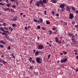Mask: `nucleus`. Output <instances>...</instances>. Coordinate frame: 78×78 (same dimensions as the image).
Segmentation results:
<instances>
[{
  "label": "nucleus",
  "mask_w": 78,
  "mask_h": 78,
  "mask_svg": "<svg viewBox=\"0 0 78 78\" xmlns=\"http://www.w3.org/2000/svg\"><path fill=\"white\" fill-rule=\"evenodd\" d=\"M55 41L57 43H58V44H60L61 43V40H60L59 41L58 38V37H55Z\"/></svg>",
  "instance_id": "nucleus-1"
},
{
  "label": "nucleus",
  "mask_w": 78,
  "mask_h": 78,
  "mask_svg": "<svg viewBox=\"0 0 78 78\" xmlns=\"http://www.w3.org/2000/svg\"><path fill=\"white\" fill-rule=\"evenodd\" d=\"M44 46L42 45H40L39 46H37V48L38 50H42L44 48Z\"/></svg>",
  "instance_id": "nucleus-2"
},
{
  "label": "nucleus",
  "mask_w": 78,
  "mask_h": 78,
  "mask_svg": "<svg viewBox=\"0 0 78 78\" xmlns=\"http://www.w3.org/2000/svg\"><path fill=\"white\" fill-rule=\"evenodd\" d=\"M41 59L40 58L37 57L36 58L37 62V63H41Z\"/></svg>",
  "instance_id": "nucleus-3"
},
{
  "label": "nucleus",
  "mask_w": 78,
  "mask_h": 78,
  "mask_svg": "<svg viewBox=\"0 0 78 78\" xmlns=\"http://www.w3.org/2000/svg\"><path fill=\"white\" fill-rule=\"evenodd\" d=\"M74 16H73V14L70 13L69 14V18L70 19H73Z\"/></svg>",
  "instance_id": "nucleus-4"
},
{
  "label": "nucleus",
  "mask_w": 78,
  "mask_h": 78,
  "mask_svg": "<svg viewBox=\"0 0 78 78\" xmlns=\"http://www.w3.org/2000/svg\"><path fill=\"white\" fill-rule=\"evenodd\" d=\"M66 4H64V3H63L61 5H60V7L59 8H64L65 5H66Z\"/></svg>",
  "instance_id": "nucleus-5"
},
{
  "label": "nucleus",
  "mask_w": 78,
  "mask_h": 78,
  "mask_svg": "<svg viewBox=\"0 0 78 78\" xmlns=\"http://www.w3.org/2000/svg\"><path fill=\"white\" fill-rule=\"evenodd\" d=\"M67 61V59L66 58H65L64 59L61 60V63H65L66 61Z\"/></svg>",
  "instance_id": "nucleus-6"
},
{
  "label": "nucleus",
  "mask_w": 78,
  "mask_h": 78,
  "mask_svg": "<svg viewBox=\"0 0 78 78\" xmlns=\"http://www.w3.org/2000/svg\"><path fill=\"white\" fill-rule=\"evenodd\" d=\"M74 37H72L71 38V39L73 43H74V44H75V42H76V40H75V39Z\"/></svg>",
  "instance_id": "nucleus-7"
},
{
  "label": "nucleus",
  "mask_w": 78,
  "mask_h": 78,
  "mask_svg": "<svg viewBox=\"0 0 78 78\" xmlns=\"http://www.w3.org/2000/svg\"><path fill=\"white\" fill-rule=\"evenodd\" d=\"M70 8L69 7V6H67L66 7V11H70Z\"/></svg>",
  "instance_id": "nucleus-8"
},
{
  "label": "nucleus",
  "mask_w": 78,
  "mask_h": 78,
  "mask_svg": "<svg viewBox=\"0 0 78 78\" xmlns=\"http://www.w3.org/2000/svg\"><path fill=\"white\" fill-rule=\"evenodd\" d=\"M17 16H15V17H14L13 19H12V20L13 21H16L17 20Z\"/></svg>",
  "instance_id": "nucleus-9"
},
{
  "label": "nucleus",
  "mask_w": 78,
  "mask_h": 78,
  "mask_svg": "<svg viewBox=\"0 0 78 78\" xmlns=\"http://www.w3.org/2000/svg\"><path fill=\"white\" fill-rule=\"evenodd\" d=\"M39 2L40 4H40H41V6H43V5H44V2H43V1L42 0H40Z\"/></svg>",
  "instance_id": "nucleus-10"
},
{
  "label": "nucleus",
  "mask_w": 78,
  "mask_h": 78,
  "mask_svg": "<svg viewBox=\"0 0 78 78\" xmlns=\"http://www.w3.org/2000/svg\"><path fill=\"white\" fill-rule=\"evenodd\" d=\"M35 5L36 6H40V3H39V2H37Z\"/></svg>",
  "instance_id": "nucleus-11"
},
{
  "label": "nucleus",
  "mask_w": 78,
  "mask_h": 78,
  "mask_svg": "<svg viewBox=\"0 0 78 78\" xmlns=\"http://www.w3.org/2000/svg\"><path fill=\"white\" fill-rule=\"evenodd\" d=\"M68 35L69 36H72V37H75V36L72 34L69 33L68 34Z\"/></svg>",
  "instance_id": "nucleus-12"
},
{
  "label": "nucleus",
  "mask_w": 78,
  "mask_h": 78,
  "mask_svg": "<svg viewBox=\"0 0 78 78\" xmlns=\"http://www.w3.org/2000/svg\"><path fill=\"white\" fill-rule=\"evenodd\" d=\"M0 43H1V44H6L5 42L3 41V40L0 41Z\"/></svg>",
  "instance_id": "nucleus-13"
},
{
  "label": "nucleus",
  "mask_w": 78,
  "mask_h": 78,
  "mask_svg": "<svg viewBox=\"0 0 78 78\" xmlns=\"http://www.w3.org/2000/svg\"><path fill=\"white\" fill-rule=\"evenodd\" d=\"M39 51H38L35 52V55L36 56H37L38 55H39Z\"/></svg>",
  "instance_id": "nucleus-14"
},
{
  "label": "nucleus",
  "mask_w": 78,
  "mask_h": 78,
  "mask_svg": "<svg viewBox=\"0 0 78 78\" xmlns=\"http://www.w3.org/2000/svg\"><path fill=\"white\" fill-rule=\"evenodd\" d=\"M71 9L73 10V11H76V9H75V8L73 6L72 7Z\"/></svg>",
  "instance_id": "nucleus-15"
},
{
  "label": "nucleus",
  "mask_w": 78,
  "mask_h": 78,
  "mask_svg": "<svg viewBox=\"0 0 78 78\" xmlns=\"http://www.w3.org/2000/svg\"><path fill=\"white\" fill-rule=\"evenodd\" d=\"M48 33L49 34H52V31H51V30H49Z\"/></svg>",
  "instance_id": "nucleus-16"
},
{
  "label": "nucleus",
  "mask_w": 78,
  "mask_h": 78,
  "mask_svg": "<svg viewBox=\"0 0 78 78\" xmlns=\"http://www.w3.org/2000/svg\"><path fill=\"white\" fill-rule=\"evenodd\" d=\"M40 21L41 23H42V22H43V20L42 19V18H40Z\"/></svg>",
  "instance_id": "nucleus-17"
},
{
  "label": "nucleus",
  "mask_w": 78,
  "mask_h": 78,
  "mask_svg": "<svg viewBox=\"0 0 78 78\" xmlns=\"http://www.w3.org/2000/svg\"><path fill=\"white\" fill-rule=\"evenodd\" d=\"M43 3H47V0H43Z\"/></svg>",
  "instance_id": "nucleus-18"
},
{
  "label": "nucleus",
  "mask_w": 78,
  "mask_h": 78,
  "mask_svg": "<svg viewBox=\"0 0 78 78\" xmlns=\"http://www.w3.org/2000/svg\"><path fill=\"white\" fill-rule=\"evenodd\" d=\"M34 69V67H33V66H30L29 67V69H31V70H32V69Z\"/></svg>",
  "instance_id": "nucleus-19"
},
{
  "label": "nucleus",
  "mask_w": 78,
  "mask_h": 78,
  "mask_svg": "<svg viewBox=\"0 0 78 78\" xmlns=\"http://www.w3.org/2000/svg\"><path fill=\"white\" fill-rule=\"evenodd\" d=\"M46 23L48 25H49V24H50V22H49L47 20H46Z\"/></svg>",
  "instance_id": "nucleus-20"
},
{
  "label": "nucleus",
  "mask_w": 78,
  "mask_h": 78,
  "mask_svg": "<svg viewBox=\"0 0 78 78\" xmlns=\"http://www.w3.org/2000/svg\"><path fill=\"white\" fill-rule=\"evenodd\" d=\"M51 2L52 3H56V2H57V1H55V0H52Z\"/></svg>",
  "instance_id": "nucleus-21"
},
{
  "label": "nucleus",
  "mask_w": 78,
  "mask_h": 78,
  "mask_svg": "<svg viewBox=\"0 0 78 78\" xmlns=\"http://www.w3.org/2000/svg\"><path fill=\"white\" fill-rule=\"evenodd\" d=\"M0 47H1V48H4V47H5V46H4L3 45L0 44Z\"/></svg>",
  "instance_id": "nucleus-22"
},
{
  "label": "nucleus",
  "mask_w": 78,
  "mask_h": 78,
  "mask_svg": "<svg viewBox=\"0 0 78 78\" xmlns=\"http://www.w3.org/2000/svg\"><path fill=\"white\" fill-rule=\"evenodd\" d=\"M33 20L34 21V22H37V20L35 19H34V20Z\"/></svg>",
  "instance_id": "nucleus-23"
},
{
  "label": "nucleus",
  "mask_w": 78,
  "mask_h": 78,
  "mask_svg": "<svg viewBox=\"0 0 78 78\" xmlns=\"http://www.w3.org/2000/svg\"><path fill=\"white\" fill-rule=\"evenodd\" d=\"M4 28L5 30H9L8 28H7L6 27H4Z\"/></svg>",
  "instance_id": "nucleus-24"
},
{
  "label": "nucleus",
  "mask_w": 78,
  "mask_h": 78,
  "mask_svg": "<svg viewBox=\"0 0 78 78\" xmlns=\"http://www.w3.org/2000/svg\"><path fill=\"white\" fill-rule=\"evenodd\" d=\"M9 8H7L5 9V11H9Z\"/></svg>",
  "instance_id": "nucleus-25"
},
{
  "label": "nucleus",
  "mask_w": 78,
  "mask_h": 78,
  "mask_svg": "<svg viewBox=\"0 0 78 78\" xmlns=\"http://www.w3.org/2000/svg\"><path fill=\"white\" fill-rule=\"evenodd\" d=\"M8 49L9 50H10L11 49V46H9L8 47Z\"/></svg>",
  "instance_id": "nucleus-26"
},
{
  "label": "nucleus",
  "mask_w": 78,
  "mask_h": 78,
  "mask_svg": "<svg viewBox=\"0 0 78 78\" xmlns=\"http://www.w3.org/2000/svg\"><path fill=\"white\" fill-rule=\"evenodd\" d=\"M2 35H6V33H5L4 32H2Z\"/></svg>",
  "instance_id": "nucleus-27"
},
{
  "label": "nucleus",
  "mask_w": 78,
  "mask_h": 78,
  "mask_svg": "<svg viewBox=\"0 0 78 78\" xmlns=\"http://www.w3.org/2000/svg\"><path fill=\"white\" fill-rule=\"evenodd\" d=\"M5 37H6V38H8V37H9V36L8 35H5Z\"/></svg>",
  "instance_id": "nucleus-28"
},
{
  "label": "nucleus",
  "mask_w": 78,
  "mask_h": 78,
  "mask_svg": "<svg viewBox=\"0 0 78 78\" xmlns=\"http://www.w3.org/2000/svg\"><path fill=\"white\" fill-rule=\"evenodd\" d=\"M64 25H67V23L66 22L64 23Z\"/></svg>",
  "instance_id": "nucleus-29"
},
{
  "label": "nucleus",
  "mask_w": 78,
  "mask_h": 78,
  "mask_svg": "<svg viewBox=\"0 0 78 78\" xmlns=\"http://www.w3.org/2000/svg\"><path fill=\"white\" fill-rule=\"evenodd\" d=\"M8 39L9 41H12V39L11 38H8Z\"/></svg>",
  "instance_id": "nucleus-30"
},
{
  "label": "nucleus",
  "mask_w": 78,
  "mask_h": 78,
  "mask_svg": "<svg viewBox=\"0 0 78 78\" xmlns=\"http://www.w3.org/2000/svg\"><path fill=\"white\" fill-rule=\"evenodd\" d=\"M42 30H46V28L44 27H42Z\"/></svg>",
  "instance_id": "nucleus-31"
},
{
  "label": "nucleus",
  "mask_w": 78,
  "mask_h": 78,
  "mask_svg": "<svg viewBox=\"0 0 78 78\" xmlns=\"http://www.w3.org/2000/svg\"><path fill=\"white\" fill-rule=\"evenodd\" d=\"M62 52L65 55H66L67 53V52L66 51L65 52L64 51H62Z\"/></svg>",
  "instance_id": "nucleus-32"
},
{
  "label": "nucleus",
  "mask_w": 78,
  "mask_h": 78,
  "mask_svg": "<svg viewBox=\"0 0 78 78\" xmlns=\"http://www.w3.org/2000/svg\"><path fill=\"white\" fill-rule=\"evenodd\" d=\"M9 6H10V4L8 3L7 4V7H9Z\"/></svg>",
  "instance_id": "nucleus-33"
},
{
  "label": "nucleus",
  "mask_w": 78,
  "mask_h": 78,
  "mask_svg": "<svg viewBox=\"0 0 78 78\" xmlns=\"http://www.w3.org/2000/svg\"><path fill=\"white\" fill-rule=\"evenodd\" d=\"M12 26L13 27H16V24L13 23L12 24Z\"/></svg>",
  "instance_id": "nucleus-34"
},
{
  "label": "nucleus",
  "mask_w": 78,
  "mask_h": 78,
  "mask_svg": "<svg viewBox=\"0 0 78 78\" xmlns=\"http://www.w3.org/2000/svg\"><path fill=\"white\" fill-rule=\"evenodd\" d=\"M11 12H14V10L12 9H11Z\"/></svg>",
  "instance_id": "nucleus-35"
},
{
  "label": "nucleus",
  "mask_w": 78,
  "mask_h": 78,
  "mask_svg": "<svg viewBox=\"0 0 78 78\" xmlns=\"http://www.w3.org/2000/svg\"><path fill=\"white\" fill-rule=\"evenodd\" d=\"M3 60L2 59H0V62H3Z\"/></svg>",
  "instance_id": "nucleus-36"
},
{
  "label": "nucleus",
  "mask_w": 78,
  "mask_h": 78,
  "mask_svg": "<svg viewBox=\"0 0 78 78\" xmlns=\"http://www.w3.org/2000/svg\"><path fill=\"white\" fill-rule=\"evenodd\" d=\"M0 30H1V31H4V29H3L2 27L0 28Z\"/></svg>",
  "instance_id": "nucleus-37"
},
{
  "label": "nucleus",
  "mask_w": 78,
  "mask_h": 78,
  "mask_svg": "<svg viewBox=\"0 0 78 78\" xmlns=\"http://www.w3.org/2000/svg\"><path fill=\"white\" fill-rule=\"evenodd\" d=\"M37 28H38V29H40V28H41V26H38Z\"/></svg>",
  "instance_id": "nucleus-38"
},
{
  "label": "nucleus",
  "mask_w": 78,
  "mask_h": 78,
  "mask_svg": "<svg viewBox=\"0 0 78 78\" xmlns=\"http://www.w3.org/2000/svg\"><path fill=\"white\" fill-rule=\"evenodd\" d=\"M52 14H55V12H54V11L53 10L52 11Z\"/></svg>",
  "instance_id": "nucleus-39"
},
{
  "label": "nucleus",
  "mask_w": 78,
  "mask_h": 78,
  "mask_svg": "<svg viewBox=\"0 0 78 78\" xmlns=\"http://www.w3.org/2000/svg\"><path fill=\"white\" fill-rule=\"evenodd\" d=\"M2 25H3V26H5L6 25V23H4L2 24Z\"/></svg>",
  "instance_id": "nucleus-40"
},
{
  "label": "nucleus",
  "mask_w": 78,
  "mask_h": 78,
  "mask_svg": "<svg viewBox=\"0 0 78 78\" xmlns=\"http://www.w3.org/2000/svg\"><path fill=\"white\" fill-rule=\"evenodd\" d=\"M60 67H61L62 68H64V66H62V65H60Z\"/></svg>",
  "instance_id": "nucleus-41"
},
{
  "label": "nucleus",
  "mask_w": 78,
  "mask_h": 78,
  "mask_svg": "<svg viewBox=\"0 0 78 78\" xmlns=\"http://www.w3.org/2000/svg\"><path fill=\"white\" fill-rule=\"evenodd\" d=\"M12 7L13 8H16V6L15 5H13Z\"/></svg>",
  "instance_id": "nucleus-42"
},
{
  "label": "nucleus",
  "mask_w": 78,
  "mask_h": 78,
  "mask_svg": "<svg viewBox=\"0 0 78 78\" xmlns=\"http://www.w3.org/2000/svg\"><path fill=\"white\" fill-rule=\"evenodd\" d=\"M75 12H76V14H78V10H76Z\"/></svg>",
  "instance_id": "nucleus-43"
},
{
  "label": "nucleus",
  "mask_w": 78,
  "mask_h": 78,
  "mask_svg": "<svg viewBox=\"0 0 78 78\" xmlns=\"http://www.w3.org/2000/svg\"><path fill=\"white\" fill-rule=\"evenodd\" d=\"M3 62V64H6L7 63L6 62L4 61L3 60V62Z\"/></svg>",
  "instance_id": "nucleus-44"
},
{
  "label": "nucleus",
  "mask_w": 78,
  "mask_h": 78,
  "mask_svg": "<svg viewBox=\"0 0 78 78\" xmlns=\"http://www.w3.org/2000/svg\"><path fill=\"white\" fill-rule=\"evenodd\" d=\"M75 22L74 21H72V24H75Z\"/></svg>",
  "instance_id": "nucleus-45"
},
{
  "label": "nucleus",
  "mask_w": 78,
  "mask_h": 78,
  "mask_svg": "<svg viewBox=\"0 0 78 78\" xmlns=\"http://www.w3.org/2000/svg\"><path fill=\"white\" fill-rule=\"evenodd\" d=\"M37 23H41V21H40V20H38V21H37Z\"/></svg>",
  "instance_id": "nucleus-46"
},
{
  "label": "nucleus",
  "mask_w": 78,
  "mask_h": 78,
  "mask_svg": "<svg viewBox=\"0 0 78 78\" xmlns=\"http://www.w3.org/2000/svg\"><path fill=\"white\" fill-rule=\"evenodd\" d=\"M33 1H34V0H31L30 2V3L31 4V3H32V2H33Z\"/></svg>",
  "instance_id": "nucleus-47"
},
{
  "label": "nucleus",
  "mask_w": 78,
  "mask_h": 78,
  "mask_svg": "<svg viewBox=\"0 0 78 78\" xmlns=\"http://www.w3.org/2000/svg\"><path fill=\"white\" fill-rule=\"evenodd\" d=\"M50 56H51V55H50V54H49L48 56V58H50Z\"/></svg>",
  "instance_id": "nucleus-48"
},
{
  "label": "nucleus",
  "mask_w": 78,
  "mask_h": 78,
  "mask_svg": "<svg viewBox=\"0 0 78 78\" xmlns=\"http://www.w3.org/2000/svg\"><path fill=\"white\" fill-rule=\"evenodd\" d=\"M1 57L2 58H4V55H2L1 56Z\"/></svg>",
  "instance_id": "nucleus-49"
},
{
  "label": "nucleus",
  "mask_w": 78,
  "mask_h": 78,
  "mask_svg": "<svg viewBox=\"0 0 78 78\" xmlns=\"http://www.w3.org/2000/svg\"><path fill=\"white\" fill-rule=\"evenodd\" d=\"M25 30H28V27H25Z\"/></svg>",
  "instance_id": "nucleus-50"
},
{
  "label": "nucleus",
  "mask_w": 78,
  "mask_h": 78,
  "mask_svg": "<svg viewBox=\"0 0 78 78\" xmlns=\"http://www.w3.org/2000/svg\"><path fill=\"white\" fill-rule=\"evenodd\" d=\"M49 47H51V44H49Z\"/></svg>",
  "instance_id": "nucleus-51"
},
{
  "label": "nucleus",
  "mask_w": 78,
  "mask_h": 78,
  "mask_svg": "<svg viewBox=\"0 0 78 78\" xmlns=\"http://www.w3.org/2000/svg\"><path fill=\"white\" fill-rule=\"evenodd\" d=\"M66 47H69V44H66Z\"/></svg>",
  "instance_id": "nucleus-52"
},
{
  "label": "nucleus",
  "mask_w": 78,
  "mask_h": 78,
  "mask_svg": "<svg viewBox=\"0 0 78 78\" xmlns=\"http://www.w3.org/2000/svg\"><path fill=\"white\" fill-rule=\"evenodd\" d=\"M76 28H78V25H75Z\"/></svg>",
  "instance_id": "nucleus-53"
},
{
  "label": "nucleus",
  "mask_w": 78,
  "mask_h": 78,
  "mask_svg": "<svg viewBox=\"0 0 78 78\" xmlns=\"http://www.w3.org/2000/svg\"><path fill=\"white\" fill-rule=\"evenodd\" d=\"M32 58H31V57H30L29 58V60H32Z\"/></svg>",
  "instance_id": "nucleus-54"
},
{
  "label": "nucleus",
  "mask_w": 78,
  "mask_h": 78,
  "mask_svg": "<svg viewBox=\"0 0 78 78\" xmlns=\"http://www.w3.org/2000/svg\"><path fill=\"white\" fill-rule=\"evenodd\" d=\"M46 10H45V11H44V15H46Z\"/></svg>",
  "instance_id": "nucleus-55"
},
{
  "label": "nucleus",
  "mask_w": 78,
  "mask_h": 78,
  "mask_svg": "<svg viewBox=\"0 0 78 78\" xmlns=\"http://www.w3.org/2000/svg\"><path fill=\"white\" fill-rule=\"evenodd\" d=\"M0 66H3V64H1V63L0 64V67H1Z\"/></svg>",
  "instance_id": "nucleus-56"
},
{
  "label": "nucleus",
  "mask_w": 78,
  "mask_h": 78,
  "mask_svg": "<svg viewBox=\"0 0 78 78\" xmlns=\"http://www.w3.org/2000/svg\"><path fill=\"white\" fill-rule=\"evenodd\" d=\"M6 2L7 3H8L9 2V1H8V0H6Z\"/></svg>",
  "instance_id": "nucleus-57"
},
{
  "label": "nucleus",
  "mask_w": 78,
  "mask_h": 78,
  "mask_svg": "<svg viewBox=\"0 0 78 78\" xmlns=\"http://www.w3.org/2000/svg\"><path fill=\"white\" fill-rule=\"evenodd\" d=\"M59 16V14H57L56 15V16H57V17Z\"/></svg>",
  "instance_id": "nucleus-58"
},
{
  "label": "nucleus",
  "mask_w": 78,
  "mask_h": 78,
  "mask_svg": "<svg viewBox=\"0 0 78 78\" xmlns=\"http://www.w3.org/2000/svg\"><path fill=\"white\" fill-rule=\"evenodd\" d=\"M11 2H15V0H10Z\"/></svg>",
  "instance_id": "nucleus-59"
},
{
  "label": "nucleus",
  "mask_w": 78,
  "mask_h": 78,
  "mask_svg": "<svg viewBox=\"0 0 78 78\" xmlns=\"http://www.w3.org/2000/svg\"><path fill=\"white\" fill-rule=\"evenodd\" d=\"M62 12L64 11V9H62Z\"/></svg>",
  "instance_id": "nucleus-60"
},
{
  "label": "nucleus",
  "mask_w": 78,
  "mask_h": 78,
  "mask_svg": "<svg viewBox=\"0 0 78 78\" xmlns=\"http://www.w3.org/2000/svg\"><path fill=\"white\" fill-rule=\"evenodd\" d=\"M75 55H78V52H75Z\"/></svg>",
  "instance_id": "nucleus-61"
},
{
  "label": "nucleus",
  "mask_w": 78,
  "mask_h": 78,
  "mask_svg": "<svg viewBox=\"0 0 78 78\" xmlns=\"http://www.w3.org/2000/svg\"><path fill=\"white\" fill-rule=\"evenodd\" d=\"M22 14H23V13L21 12V13H20V16H22Z\"/></svg>",
  "instance_id": "nucleus-62"
},
{
  "label": "nucleus",
  "mask_w": 78,
  "mask_h": 78,
  "mask_svg": "<svg viewBox=\"0 0 78 78\" xmlns=\"http://www.w3.org/2000/svg\"><path fill=\"white\" fill-rule=\"evenodd\" d=\"M9 20H10L11 21H12V19H11V18H9Z\"/></svg>",
  "instance_id": "nucleus-63"
},
{
  "label": "nucleus",
  "mask_w": 78,
  "mask_h": 78,
  "mask_svg": "<svg viewBox=\"0 0 78 78\" xmlns=\"http://www.w3.org/2000/svg\"><path fill=\"white\" fill-rule=\"evenodd\" d=\"M35 51H36V50H34V52H33V53H34V52H35Z\"/></svg>",
  "instance_id": "nucleus-64"
}]
</instances>
